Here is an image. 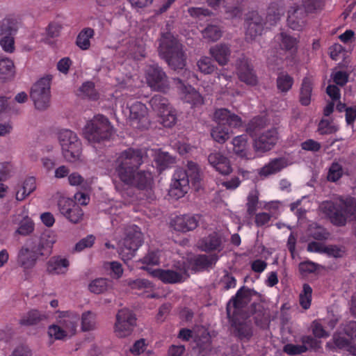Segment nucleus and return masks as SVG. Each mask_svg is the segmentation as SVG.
Wrapping results in <instances>:
<instances>
[{
    "mask_svg": "<svg viewBox=\"0 0 356 356\" xmlns=\"http://www.w3.org/2000/svg\"><path fill=\"white\" fill-rule=\"evenodd\" d=\"M247 212L249 215H253L257 208L259 202V194L257 191H251L247 198Z\"/></svg>",
    "mask_w": 356,
    "mask_h": 356,
    "instance_id": "603ef678",
    "label": "nucleus"
},
{
    "mask_svg": "<svg viewBox=\"0 0 356 356\" xmlns=\"http://www.w3.org/2000/svg\"><path fill=\"white\" fill-rule=\"evenodd\" d=\"M275 38L277 42L280 44L282 49L293 51L297 48V39L291 36L285 31H281L277 34Z\"/></svg>",
    "mask_w": 356,
    "mask_h": 356,
    "instance_id": "2f4dec72",
    "label": "nucleus"
},
{
    "mask_svg": "<svg viewBox=\"0 0 356 356\" xmlns=\"http://www.w3.org/2000/svg\"><path fill=\"white\" fill-rule=\"evenodd\" d=\"M219 257L216 254H199L195 257L194 266L197 270L213 268L218 261Z\"/></svg>",
    "mask_w": 356,
    "mask_h": 356,
    "instance_id": "bb28decb",
    "label": "nucleus"
},
{
    "mask_svg": "<svg viewBox=\"0 0 356 356\" xmlns=\"http://www.w3.org/2000/svg\"><path fill=\"white\" fill-rule=\"evenodd\" d=\"M146 80L147 85L154 90L164 91L169 88V81L165 72L157 65L148 67Z\"/></svg>",
    "mask_w": 356,
    "mask_h": 356,
    "instance_id": "f8f14e48",
    "label": "nucleus"
},
{
    "mask_svg": "<svg viewBox=\"0 0 356 356\" xmlns=\"http://www.w3.org/2000/svg\"><path fill=\"white\" fill-rule=\"evenodd\" d=\"M79 321V316L77 314H73L63 319V325L67 334L72 335L75 333Z\"/></svg>",
    "mask_w": 356,
    "mask_h": 356,
    "instance_id": "09e8293b",
    "label": "nucleus"
},
{
    "mask_svg": "<svg viewBox=\"0 0 356 356\" xmlns=\"http://www.w3.org/2000/svg\"><path fill=\"white\" fill-rule=\"evenodd\" d=\"M197 67L199 70L204 74H211L215 70V65L213 64L211 59L209 57H203L197 61Z\"/></svg>",
    "mask_w": 356,
    "mask_h": 356,
    "instance_id": "5fc2aeb1",
    "label": "nucleus"
},
{
    "mask_svg": "<svg viewBox=\"0 0 356 356\" xmlns=\"http://www.w3.org/2000/svg\"><path fill=\"white\" fill-rule=\"evenodd\" d=\"M312 85V81L309 78L303 79L299 95L300 102L303 106H308L311 102Z\"/></svg>",
    "mask_w": 356,
    "mask_h": 356,
    "instance_id": "c9c22d12",
    "label": "nucleus"
},
{
    "mask_svg": "<svg viewBox=\"0 0 356 356\" xmlns=\"http://www.w3.org/2000/svg\"><path fill=\"white\" fill-rule=\"evenodd\" d=\"M15 40L11 35H5L0 40V45L3 49L8 53L13 52L15 49Z\"/></svg>",
    "mask_w": 356,
    "mask_h": 356,
    "instance_id": "69168bd1",
    "label": "nucleus"
},
{
    "mask_svg": "<svg viewBox=\"0 0 356 356\" xmlns=\"http://www.w3.org/2000/svg\"><path fill=\"white\" fill-rule=\"evenodd\" d=\"M278 133L276 128H272L254 140L253 147L257 152H265L270 150L276 144Z\"/></svg>",
    "mask_w": 356,
    "mask_h": 356,
    "instance_id": "f3484780",
    "label": "nucleus"
},
{
    "mask_svg": "<svg viewBox=\"0 0 356 356\" xmlns=\"http://www.w3.org/2000/svg\"><path fill=\"white\" fill-rule=\"evenodd\" d=\"M111 287V282L105 278H97L92 280L88 285L90 292L100 294L106 292Z\"/></svg>",
    "mask_w": 356,
    "mask_h": 356,
    "instance_id": "58836bf2",
    "label": "nucleus"
},
{
    "mask_svg": "<svg viewBox=\"0 0 356 356\" xmlns=\"http://www.w3.org/2000/svg\"><path fill=\"white\" fill-rule=\"evenodd\" d=\"M252 295V290L245 286L241 287L227 305V317L231 318L232 315L235 316L237 312L245 307L250 302Z\"/></svg>",
    "mask_w": 356,
    "mask_h": 356,
    "instance_id": "ddd939ff",
    "label": "nucleus"
},
{
    "mask_svg": "<svg viewBox=\"0 0 356 356\" xmlns=\"http://www.w3.org/2000/svg\"><path fill=\"white\" fill-rule=\"evenodd\" d=\"M131 180H120L124 184L137 188L139 190L146 191L149 193L152 191L153 184V177L149 171L140 170L131 173L130 175Z\"/></svg>",
    "mask_w": 356,
    "mask_h": 356,
    "instance_id": "4468645a",
    "label": "nucleus"
},
{
    "mask_svg": "<svg viewBox=\"0 0 356 356\" xmlns=\"http://www.w3.org/2000/svg\"><path fill=\"white\" fill-rule=\"evenodd\" d=\"M48 333L51 337H54L56 339H63L68 334L67 330L55 325L49 327Z\"/></svg>",
    "mask_w": 356,
    "mask_h": 356,
    "instance_id": "0e129e2a",
    "label": "nucleus"
},
{
    "mask_svg": "<svg viewBox=\"0 0 356 356\" xmlns=\"http://www.w3.org/2000/svg\"><path fill=\"white\" fill-rule=\"evenodd\" d=\"M233 152L238 156L249 159L250 156L248 152V138L244 135L235 137L232 140Z\"/></svg>",
    "mask_w": 356,
    "mask_h": 356,
    "instance_id": "cd10ccee",
    "label": "nucleus"
},
{
    "mask_svg": "<svg viewBox=\"0 0 356 356\" xmlns=\"http://www.w3.org/2000/svg\"><path fill=\"white\" fill-rule=\"evenodd\" d=\"M155 161L161 170H165L175 162V158L171 156L168 152L159 153Z\"/></svg>",
    "mask_w": 356,
    "mask_h": 356,
    "instance_id": "de8ad7c7",
    "label": "nucleus"
},
{
    "mask_svg": "<svg viewBox=\"0 0 356 356\" xmlns=\"http://www.w3.org/2000/svg\"><path fill=\"white\" fill-rule=\"evenodd\" d=\"M15 75V66L13 60L8 58H0V79L6 81Z\"/></svg>",
    "mask_w": 356,
    "mask_h": 356,
    "instance_id": "e433bc0d",
    "label": "nucleus"
},
{
    "mask_svg": "<svg viewBox=\"0 0 356 356\" xmlns=\"http://www.w3.org/2000/svg\"><path fill=\"white\" fill-rule=\"evenodd\" d=\"M143 234L137 226L127 229L126 236L120 243L119 254L124 261L131 259L143 243Z\"/></svg>",
    "mask_w": 356,
    "mask_h": 356,
    "instance_id": "6e6552de",
    "label": "nucleus"
},
{
    "mask_svg": "<svg viewBox=\"0 0 356 356\" xmlns=\"http://www.w3.org/2000/svg\"><path fill=\"white\" fill-rule=\"evenodd\" d=\"M301 148L306 151L317 152L321 148V144L313 139H307L300 145Z\"/></svg>",
    "mask_w": 356,
    "mask_h": 356,
    "instance_id": "e2e57ef3",
    "label": "nucleus"
},
{
    "mask_svg": "<svg viewBox=\"0 0 356 356\" xmlns=\"http://www.w3.org/2000/svg\"><path fill=\"white\" fill-rule=\"evenodd\" d=\"M236 69L239 79L250 86L257 83V77L255 75L252 65L245 56H241L236 60Z\"/></svg>",
    "mask_w": 356,
    "mask_h": 356,
    "instance_id": "2eb2a0df",
    "label": "nucleus"
},
{
    "mask_svg": "<svg viewBox=\"0 0 356 356\" xmlns=\"http://www.w3.org/2000/svg\"><path fill=\"white\" fill-rule=\"evenodd\" d=\"M47 318L44 314H42L36 309H33L22 316L19 323L22 325H33L46 320Z\"/></svg>",
    "mask_w": 356,
    "mask_h": 356,
    "instance_id": "473e14b6",
    "label": "nucleus"
},
{
    "mask_svg": "<svg viewBox=\"0 0 356 356\" xmlns=\"http://www.w3.org/2000/svg\"><path fill=\"white\" fill-rule=\"evenodd\" d=\"M174 267L175 270H154L152 271V275L166 284H175L184 282L188 276L185 263L184 261H178L174 265Z\"/></svg>",
    "mask_w": 356,
    "mask_h": 356,
    "instance_id": "1a4fd4ad",
    "label": "nucleus"
},
{
    "mask_svg": "<svg viewBox=\"0 0 356 356\" xmlns=\"http://www.w3.org/2000/svg\"><path fill=\"white\" fill-rule=\"evenodd\" d=\"M58 140L62 152L67 161L75 162L81 154V143L77 135L71 130L64 129L58 134Z\"/></svg>",
    "mask_w": 356,
    "mask_h": 356,
    "instance_id": "423d86ee",
    "label": "nucleus"
},
{
    "mask_svg": "<svg viewBox=\"0 0 356 356\" xmlns=\"http://www.w3.org/2000/svg\"><path fill=\"white\" fill-rule=\"evenodd\" d=\"M159 52L160 56L172 70H181L184 67L186 56L183 46L171 33L167 32L162 34Z\"/></svg>",
    "mask_w": 356,
    "mask_h": 356,
    "instance_id": "f03ea898",
    "label": "nucleus"
},
{
    "mask_svg": "<svg viewBox=\"0 0 356 356\" xmlns=\"http://www.w3.org/2000/svg\"><path fill=\"white\" fill-rule=\"evenodd\" d=\"M79 91L85 97L92 100H96L99 98V93L95 88V83L92 81H86L82 84Z\"/></svg>",
    "mask_w": 356,
    "mask_h": 356,
    "instance_id": "c03bdc74",
    "label": "nucleus"
},
{
    "mask_svg": "<svg viewBox=\"0 0 356 356\" xmlns=\"http://www.w3.org/2000/svg\"><path fill=\"white\" fill-rule=\"evenodd\" d=\"M52 76L47 75L38 80L31 88L30 97L39 111L46 110L50 105V86Z\"/></svg>",
    "mask_w": 356,
    "mask_h": 356,
    "instance_id": "0eeeda50",
    "label": "nucleus"
},
{
    "mask_svg": "<svg viewBox=\"0 0 356 356\" xmlns=\"http://www.w3.org/2000/svg\"><path fill=\"white\" fill-rule=\"evenodd\" d=\"M83 212L81 207L76 204L64 216L72 223H78L83 218Z\"/></svg>",
    "mask_w": 356,
    "mask_h": 356,
    "instance_id": "6e6d98bb",
    "label": "nucleus"
},
{
    "mask_svg": "<svg viewBox=\"0 0 356 356\" xmlns=\"http://www.w3.org/2000/svg\"><path fill=\"white\" fill-rule=\"evenodd\" d=\"M224 238L218 232H213L202 237L197 243V247L203 252H220L224 248Z\"/></svg>",
    "mask_w": 356,
    "mask_h": 356,
    "instance_id": "dca6fc26",
    "label": "nucleus"
},
{
    "mask_svg": "<svg viewBox=\"0 0 356 356\" xmlns=\"http://www.w3.org/2000/svg\"><path fill=\"white\" fill-rule=\"evenodd\" d=\"M134 314L128 309L120 310L116 315L115 333L118 337L123 338L131 334L136 324Z\"/></svg>",
    "mask_w": 356,
    "mask_h": 356,
    "instance_id": "9d476101",
    "label": "nucleus"
},
{
    "mask_svg": "<svg viewBox=\"0 0 356 356\" xmlns=\"http://www.w3.org/2000/svg\"><path fill=\"white\" fill-rule=\"evenodd\" d=\"M186 170L179 168L173 175V181L171 184V193L175 192L177 197L184 196L189 188L190 180L191 183L199 187L202 179V171L198 165L193 161H188Z\"/></svg>",
    "mask_w": 356,
    "mask_h": 356,
    "instance_id": "20e7f679",
    "label": "nucleus"
},
{
    "mask_svg": "<svg viewBox=\"0 0 356 356\" xmlns=\"http://www.w3.org/2000/svg\"><path fill=\"white\" fill-rule=\"evenodd\" d=\"M343 333L351 339H356V321H350L341 325Z\"/></svg>",
    "mask_w": 356,
    "mask_h": 356,
    "instance_id": "052dcab7",
    "label": "nucleus"
},
{
    "mask_svg": "<svg viewBox=\"0 0 356 356\" xmlns=\"http://www.w3.org/2000/svg\"><path fill=\"white\" fill-rule=\"evenodd\" d=\"M229 320L234 335L240 340H250L253 334L251 322L246 320H239L235 316H231Z\"/></svg>",
    "mask_w": 356,
    "mask_h": 356,
    "instance_id": "a211bd4d",
    "label": "nucleus"
},
{
    "mask_svg": "<svg viewBox=\"0 0 356 356\" xmlns=\"http://www.w3.org/2000/svg\"><path fill=\"white\" fill-rule=\"evenodd\" d=\"M95 31L91 28H85L78 34L76 44L81 50H88L90 47V39L94 36Z\"/></svg>",
    "mask_w": 356,
    "mask_h": 356,
    "instance_id": "72a5a7b5",
    "label": "nucleus"
},
{
    "mask_svg": "<svg viewBox=\"0 0 356 356\" xmlns=\"http://www.w3.org/2000/svg\"><path fill=\"white\" fill-rule=\"evenodd\" d=\"M264 20L257 13H252L247 22L246 36L253 40L261 35L264 30Z\"/></svg>",
    "mask_w": 356,
    "mask_h": 356,
    "instance_id": "393cba45",
    "label": "nucleus"
},
{
    "mask_svg": "<svg viewBox=\"0 0 356 356\" xmlns=\"http://www.w3.org/2000/svg\"><path fill=\"white\" fill-rule=\"evenodd\" d=\"M320 209L337 226H344L348 219L353 220V232L356 236V200L351 197H339L321 204Z\"/></svg>",
    "mask_w": 356,
    "mask_h": 356,
    "instance_id": "f257e3e1",
    "label": "nucleus"
},
{
    "mask_svg": "<svg viewBox=\"0 0 356 356\" xmlns=\"http://www.w3.org/2000/svg\"><path fill=\"white\" fill-rule=\"evenodd\" d=\"M95 315L90 311L84 312L81 316V325L83 331H89L95 327Z\"/></svg>",
    "mask_w": 356,
    "mask_h": 356,
    "instance_id": "864d4df0",
    "label": "nucleus"
},
{
    "mask_svg": "<svg viewBox=\"0 0 356 356\" xmlns=\"http://www.w3.org/2000/svg\"><path fill=\"white\" fill-rule=\"evenodd\" d=\"M146 152L140 149L128 148L121 152L115 161V172L119 179L131 180L130 175L136 172L146 161Z\"/></svg>",
    "mask_w": 356,
    "mask_h": 356,
    "instance_id": "7ed1b4c3",
    "label": "nucleus"
},
{
    "mask_svg": "<svg viewBox=\"0 0 356 356\" xmlns=\"http://www.w3.org/2000/svg\"><path fill=\"white\" fill-rule=\"evenodd\" d=\"M343 175V168L342 166L337 163L334 162L332 163L331 166L329 168L328 174H327V180L335 182L338 181Z\"/></svg>",
    "mask_w": 356,
    "mask_h": 356,
    "instance_id": "3c124183",
    "label": "nucleus"
},
{
    "mask_svg": "<svg viewBox=\"0 0 356 356\" xmlns=\"http://www.w3.org/2000/svg\"><path fill=\"white\" fill-rule=\"evenodd\" d=\"M77 204L72 200L67 197H61L58 200V206L60 212L63 216L74 207Z\"/></svg>",
    "mask_w": 356,
    "mask_h": 356,
    "instance_id": "4d7b16f0",
    "label": "nucleus"
},
{
    "mask_svg": "<svg viewBox=\"0 0 356 356\" xmlns=\"http://www.w3.org/2000/svg\"><path fill=\"white\" fill-rule=\"evenodd\" d=\"M304 9L307 13H312L322 9L323 0H303Z\"/></svg>",
    "mask_w": 356,
    "mask_h": 356,
    "instance_id": "13d9d810",
    "label": "nucleus"
},
{
    "mask_svg": "<svg viewBox=\"0 0 356 356\" xmlns=\"http://www.w3.org/2000/svg\"><path fill=\"white\" fill-rule=\"evenodd\" d=\"M312 293V287L308 284H304L302 292L300 294V304L305 309H307L311 305Z\"/></svg>",
    "mask_w": 356,
    "mask_h": 356,
    "instance_id": "49530a36",
    "label": "nucleus"
},
{
    "mask_svg": "<svg viewBox=\"0 0 356 356\" xmlns=\"http://www.w3.org/2000/svg\"><path fill=\"white\" fill-rule=\"evenodd\" d=\"M200 216L198 215H183L177 216L172 221V226L177 231L187 232L195 229L199 224Z\"/></svg>",
    "mask_w": 356,
    "mask_h": 356,
    "instance_id": "412c9836",
    "label": "nucleus"
},
{
    "mask_svg": "<svg viewBox=\"0 0 356 356\" xmlns=\"http://www.w3.org/2000/svg\"><path fill=\"white\" fill-rule=\"evenodd\" d=\"M208 161L216 171L222 175H227L232 171L229 160L220 152H215L209 154Z\"/></svg>",
    "mask_w": 356,
    "mask_h": 356,
    "instance_id": "4be33fe9",
    "label": "nucleus"
},
{
    "mask_svg": "<svg viewBox=\"0 0 356 356\" xmlns=\"http://www.w3.org/2000/svg\"><path fill=\"white\" fill-rule=\"evenodd\" d=\"M37 254L30 248L29 243L26 242L19 250L17 254V262L19 266L25 268H32L39 259Z\"/></svg>",
    "mask_w": 356,
    "mask_h": 356,
    "instance_id": "aec40b11",
    "label": "nucleus"
},
{
    "mask_svg": "<svg viewBox=\"0 0 356 356\" xmlns=\"http://www.w3.org/2000/svg\"><path fill=\"white\" fill-rule=\"evenodd\" d=\"M307 348L305 345H293L288 343L283 348V351L289 355H299L306 352Z\"/></svg>",
    "mask_w": 356,
    "mask_h": 356,
    "instance_id": "bf43d9fd",
    "label": "nucleus"
},
{
    "mask_svg": "<svg viewBox=\"0 0 356 356\" xmlns=\"http://www.w3.org/2000/svg\"><path fill=\"white\" fill-rule=\"evenodd\" d=\"M69 266V261L60 257H53L47 264V270L52 274H64Z\"/></svg>",
    "mask_w": 356,
    "mask_h": 356,
    "instance_id": "c85d7f7f",
    "label": "nucleus"
},
{
    "mask_svg": "<svg viewBox=\"0 0 356 356\" xmlns=\"http://www.w3.org/2000/svg\"><path fill=\"white\" fill-rule=\"evenodd\" d=\"M265 125L266 122L263 118H254L247 124L245 131L250 136H253L263 129Z\"/></svg>",
    "mask_w": 356,
    "mask_h": 356,
    "instance_id": "37998d69",
    "label": "nucleus"
},
{
    "mask_svg": "<svg viewBox=\"0 0 356 356\" xmlns=\"http://www.w3.org/2000/svg\"><path fill=\"white\" fill-rule=\"evenodd\" d=\"M214 119L218 124L237 127L241 125V119L237 115L232 113L227 108L217 109L214 113Z\"/></svg>",
    "mask_w": 356,
    "mask_h": 356,
    "instance_id": "5701e85b",
    "label": "nucleus"
},
{
    "mask_svg": "<svg viewBox=\"0 0 356 356\" xmlns=\"http://www.w3.org/2000/svg\"><path fill=\"white\" fill-rule=\"evenodd\" d=\"M229 126L218 124L212 129L211 135L215 141L222 144L229 138Z\"/></svg>",
    "mask_w": 356,
    "mask_h": 356,
    "instance_id": "4c0bfd02",
    "label": "nucleus"
},
{
    "mask_svg": "<svg viewBox=\"0 0 356 356\" xmlns=\"http://www.w3.org/2000/svg\"><path fill=\"white\" fill-rule=\"evenodd\" d=\"M34 230V223L33 220L26 217L23 218L19 223V227L15 231L13 236L16 237L17 236H26L31 234Z\"/></svg>",
    "mask_w": 356,
    "mask_h": 356,
    "instance_id": "79ce46f5",
    "label": "nucleus"
},
{
    "mask_svg": "<svg viewBox=\"0 0 356 356\" xmlns=\"http://www.w3.org/2000/svg\"><path fill=\"white\" fill-rule=\"evenodd\" d=\"M252 307L254 309L253 315L255 323L262 327L268 321L269 313L259 304H253Z\"/></svg>",
    "mask_w": 356,
    "mask_h": 356,
    "instance_id": "ea45409f",
    "label": "nucleus"
},
{
    "mask_svg": "<svg viewBox=\"0 0 356 356\" xmlns=\"http://www.w3.org/2000/svg\"><path fill=\"white\" fill-rule=\"evenodd\" d=\"M209 51L219 65H225L228 63L231 54L229 45L222 43L218 44L211 47Z\"/></svg>",
    "mask_w": 356,
    "mask_h": 356,
    "instance_id": "a878e982",
    "label": "nucleus"
},
{
    "mask_svg": "<svg viewBox=\"0 0 356 356\" xmlns=\"http://www.w3.org/2000/svg\"><path fill=\"white\" fill-rule=\"evenodd\" d=\"M26 242L39 257H48L52 252L53 245L56 242L54 236L49 233H43L40 236H34Z\"/></svg>",
    "mask_w": 356,
    "mask_h": 356,
    "instance_id": "9b49d317",
    "label": "nucleus"
},
{
    "mask_svg": "<svg viewBox=\"0 0 356 356\" xmlns=\"http://www.w3.org/2000/svg\"><path fill=\"white\" fill-rule=\"evenodd\" d=\"M159 116V122L165 127H171L176 123V114L171 108Z\"/></svg>",
    "mask_w": 356,
    "mask_h": 356,
    "instance_id": "8fccbe9b",
    "label": "nucleus"
},
{
    "mask_svg": "<svg viewBox=\"0 0 356 356\" xmlns=\"http://www.w3.org/2000/svg\"><path fill=\"white\" fill-rule=\"evenodd\" d=\"M127 284L133 289H142L152 287V284L145 279L129 280Z\"/></svg>",
    "mask_w": 356,
    "mask_h": 356,
    "instance_id": "680f3d73",
    "label": "nucleus"
},
{
    "mask_svg": "<svg viewBox=\"0 0 356 356\" xmlns=\"http://www.w3.org/2000/svg\"><path fill=\"white\" fill-rule=\"evenodd\" d=\"M222 34L220 27L215 24H208L202 31V37L210 42H215L219 40Z\"/></svg>",
    "mask_w": 356,
    "mask_h": 356,
    "instance_id": "a19ab883",
    "label": "nucleus"
},
{
    "mask_svg": "<svg viewBox=\"0 0 356 356\" xmlns=\"http://www.w3.org/2000/svg\"><path fill=\"white\" fill-rule=\"evenodd\" d=\"M294 83L293 78L286 72H280L276 79V87L281 93L286 94L291 88Z\"/></svg>",
    "mask_w": 356,
    "mask_h": 356,
    "instance_id": "7c9ffc66",
    "label": "nucleus"
},
{
    "mask_svg": "<svg viewBox=\"0 0 356 356\" xmlns=\"http://www.w3.org/2000/svg\"><path fill=\"white\" fill-rule=\"evenodd\" d=\"M17 31L16 23L13 19L5 18L0 21V35H11Z\"/></svg>",
    "mask_w": 356,
    "mask_h": 356,
    "instance_id": "a18cd8bd",
    "label": "nucleus"
},
{
    "mask_svg": "<svg viewBox=\"0 0 356 356\" xmlns=\"http://www.w3.org/2000/svg\"><path fill=\"white\" fill-rule=\"evenodd\" d=\"M289 165L287 159L279 157L271 159L267 164L259 170L260 177H267L277 174Z\"/></svg>",
    "mask_w": 356,
    "mask_h": 356,
    "instance_id": "b1692460",
    "label": "nucleus"
},
{
    "mask_svg": "<svg viewBox=\"0 0 356 356\" xmlns=\"http://www.w3.org/2000/svg\"><path fill=\"white\" fill-rule=\"evenodd\" d=\"M284 14V8L282 5L279 3L274 2L270 4V6L268 8V15L270 17V15H274V20L279 19L280 16Z\"/></svg>",
    "mask_w": 356,
    "mask_h": 356,
    "instance_id": "338daca9",
    "label": "nucleus"
},
{
    "mask_svg": "<svg viewBox=\"0 0 356 356\" xmlns=\"http://www.w3.org/2000/svg\"><path fill=\"white\" fill-rule=\"evenodd\" d=\"M307 12L301 6L294 3L287 11V24L293 30H300L304 24Z\"/></svg>",
    "mask_w": 356,
    "mask_h": 356,
    "instance_id": "6ab92c4d",
    "label": "nucleus"
},
{
    "mask_svg": "<svg viewBox=\"0 0 356 356\" xmlns=\"http://www.w3.org/2000/svg\"><path fill=\"white\" fill-rule=\"evenodd\" d=\"M83 134L88 142L99 143L111 138L113 127L106 117L99 115L87 123Z\"/></svg>",
    "mask_w": 356,
    "mask_h": 356,
    "instance_id": "39448f33",
    "label": "nucleus"
},
{
    "mask_svg": "<svg viewBox=\"0 0 356 356\" xmlns=\"http://www.w3.org/2000/svg\"><path fill=\"white\" fill-rule=\"evenodd\" d=\"M95 237L92 235H89L87 237L82 238L75 245V250L81 252L85 248H90L94 244Z\"/></svg>",
    "mask_w": 356,
    "mask_h": 356,
    "instance_id": "774afa93",
    "label": "nucleus"
},
{
    "mask_svg": "<svg viewBox=\"0 0 356 356\" xmlns=\"http://www.w3.org/2000/svg\"><path fill=\"white\" fill-rule=\"evenodd\" d=\"M151 108L159 115L165 113L171 107L168 100L162 95H156L152 97L149 100Z\"/></svg>",
    "mask_w": 356,
    "mask_h": 356,
    "instance_id": "f704fd0d",
    "label": "nucleus"
},
{
    "mask_svg": "<svg viewBox=\"0 0 356 356\" xmlns=\"http://www.w3.org/2000/svg\"><path fill=\"white\" fill-rule=\"evenodd\" d=\"M129 118L133 121L138 122H147V108L146 106L139 102L133 104L129 108Z\"/></svg>",
    "mask_w": 356,
    "mask_h": 356,
    "instance_id": "c756f323",
    "label": "nucleus"
}]
</instances>
